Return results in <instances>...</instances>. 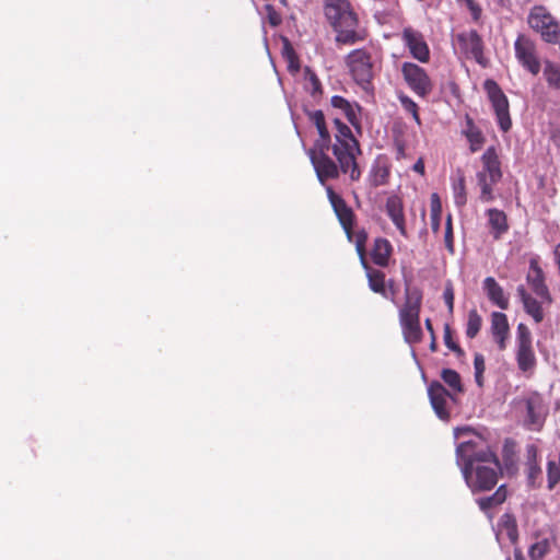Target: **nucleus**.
<instances>
[{
	"label": "nucleus",
	"mask_w": 560,
	"mask_h": 560,
	"mask_svg": "<svg viewBox=\"0 0 560 560\" xmlns=\"http://www.w3.org/2000/svg\"><path fill=\"white\" fill-rule=\"evenodd\" d=\"M336 127L335 142L331 144V136L326 125L316 128L318 139L307 150V155L315 170L320 184L337 179L339 176H348L351 183L359 182L362 171L358 164V156L362 153L360 143L351 129L339 118L334 119Z\"/></svg>",
	"instance_id": "nucleus-1"
},
{
	"label": "nucleus",
	"mask_w": 560,
	"mask_h": 560,
	"mask_svg": "<svg viewBox=\"0 0 560 560\" xmlns=\"http://www.w3.org/2000/svg\"><path fill=\"white\" fill-rule=\"evenodd\" d=\"M456 439L468 438L456 447V463L472 492L488 491L495 487L501 474L497 455L485 440L470 428H456Z\"/></svg>",
	"instance_id": "nucleus-2"
},
{
	"label": "nucleus",
	"mask_w": 560,
	"mask_h": 560,
	"mask_svg": "<svg viewBox=\"0 0 560 560\" xmlns=\"http://www.w3.org/2000/svg\"><path fill=\"white\" fill-rule=\"evenodd\" d=\"M323 13L336 33L338 45L351 46L364 42L369 32L360 25L359 15L349 0H323Z\"/></svg>",
	"instance_id": "nucleus-3"
},
{
	"label": "nucleus",
	"mask_w": 560,
	"mask_h": 560,
	"mask_svg": "<svg viewBox=\"0 0 560 560\" xmlns=\"http://www.w3.org/2000/svg\"><path fill=\"white\" fill-rule=\"evenodd\" d=\"M422 291L419 288H405V302L399 310V324L404 339L409 345L421 342L423 332L420 325Z\"/></svg>",
	"instance_id": "nucleus-4"
},
{
	"label": "nucleus",
	"mask_w": 560,
	"mask_h": 560,
	"mask_svg": "<svg viewBox=\"0 0 560 560\" xmlns=\"http://www.w3.org/2000/svg\"><path fill=\"white\" fill-rule=\"evenodd\" d=\"M529 28L538 34L542 42L560 45V21L542 4L530 8L527 15Z\"/></svg>",
	"instance_id": "nucleus-5"
},
{
	"label": "nucleus",
	"mask_w": 560,
	"mask_h": 560,
	"mask_svg": "<svg viewBox=\"0 0 560 560\" xmlns=\"http://www.w3.org/2000/svg\"><path fill=\"white\" fill-rule=\"evenodd\" d=\"M515 360L518 370L527 377H530L537 365V358L533 348V337L529 328L520 323L516 328V352Z\"/></svg>",
	"instance_id": "nucleus-6"
},
{
	"label": "nucleus",
	"mask_w": 560,
	"mask_h": 560,
	"mask_svg": "<svg viewBox=\"0 0 560 560\" xmlns=\"http://www.w3.org/2000/svg\"><path fill=\"white\" fill-rule=\"evenodd\" d=\"M346 65L355 83L368 90L373 80L371 54L364 48L354 49L347 55Z\"/></svg>",
	"instance_id": "nucleus-7"
},
{
	"label": "nucleus",
	"mask_w": 560,
	"mask_h": 560,
	"mask_svg": "<svg viewBox=\"0 0 560 560\" xmlns=\"http://www.w3.org/2000/svg\"><path fill=\"white\" fill-rule=\"evenodd\" d=\"M483 88L494 110L499 128L503 132H508L512 128V119L506 95L494 80H486Z\"/></svg>",
	"instance_id": "nucleus-8"
},
{
	"label": "nucleus",
	"mask_w": 560,
	"mask_h": 560,
	"mask_svg": "<svg viewBox=\"0 0 560 560\" xmlns=\"http://www.w3.org/2000/svg\"><path fill=\"white\" fill-rule=\"evenodd\" d=\"M514 54L517 62L533 75L540 72L541 63L537 44L526 34H518L514 42Z\"/></svg>",
	"instance_id": "nucleus-9"
},
{
	"label": "nucleus",
	"mask_w": 560,
	"mask_h": 560,
	"mask_svg": "<svg viewBox=\"0 0 560 560\" xmlns=\"http://www.w3.org/2000/svg\"><path fill=\"white\" fill-rule=\"evenodd\" d=\"M401 74L408 88L419 97L424 98L433 91V82L422 67L413 62H404Z\"/></svg>",
	"instance_id": "nucleus-10"
},
{
	"label": "nucleus",
	"mask_w": 560,
	"mask_h": 560,
	"mask_svg": "<svg viewBox=\"0 0 560 560\" xmlns=\"http://www.w3.org/2000/svg\"><path fill=\"white\" fill-rule=\"evenodd\" d=\"M526 418L524 427L529 431L539 432L546 420V410L542 397L538 393L530 394L525 399Z\"/></svg>",
	"instance_id": "nucleus-11"
},
{
	"label": "nucleus",
	"mask_w": 560,
	"mask_h": 560,
	"mask_svg": "<svg viewBox=\"0 0 560 560\" xmlns=\"http://www.w3.org/2000/svg\"><path fill=\"white\" fill-rule=\"evenodd\" d=\"M431 406L441 420L450 419L447 400L455 401V395L447 390L440 382L434 381L428 387Z\"/></svg>",
	"instance_id": "nucleus-12"
},
{
	"label": "nucleus",
	"mask_w": 560,
	"mask_h": 560,
	"mask_svg": "<svg viewBox=\"0 0 560 560\" xmlns=\"http://www.w3.org/2000/svg\"><path fill=\"white\" fill-rule=\"evenodd\" d=\"M326 194L343 231L348 232L351 226H355V213L346 200L331 186H326Z\"/></svg>",
	"instance_id": "nucleus-13"
},
{
	"label": "nucleus",
	"mask_w": 560,
	"mask_h": 560,
	"mask_svg": "<svg viewBox=\"0 0 560 560\" xmlns=\"http://www.w3.org/2000/svg\"><path fill=\"white\" fill-rule=\"evenodd\" d=\"M457 42L462 51L474 58L479 65H486L483 55V42L476 30L457 34Z\"/></svg>",
	"instance_id": "nucleus-14"
},
{
	"label": "nucleus",
	"mask_w": 560,
	"mask_h": 560,
	"mask_svg": "<svg viewBox=\"0 0 560 560\" xmlns=\"http://www.w3.org/2000/svg\"><path fill=\"white\" fill-rule=\"evenodd\" d=\"M526 281L529 284L532 291L538 298H540L542 302H546L548 305H550L553 302L550 291L545 281V273L536 258H533L529 261V271L526 276Z\"/></svg>",
	"instance_id": "nucleus-15"
},
{
	"label": "nucleus",
	"mask_w": 560,
	"mask_h": 560,
	"mask_svg": "<svg viewBox=\"0 0 560 560\" xmlns=\"http://www.w3.org/2000/svg\"><path fill=\"white\" fill-rule=\"evenodd\" d=\"M401 37L415 59L420 62H428L430 60L429 46L419 31L405 27Z\"/></svg>",
	"instance_id": "nucleus-16"
},
{
	"label": "nucleus",
	"mask_w": 560,
	"mask_h": 560,
	"mask_svg": "<svg viewBox=\"0 0 560 560\" xmlns=\"http://www.w3.org/2000/svg\"><path fill=\"white\" fill-rule=\"evenodd\" d=\"M491 332L499 350L506 348V341L510 335L508 316L501 312H493L491 315Z\"/></svg>",
	"instance_id": "nucleus-17"
},
{
	"label": "nucleus",
	"mask_w": 560,
	"mask_h": 560,
	"mask_svg": "<svg viewBox=\"0 0 560 560\" xmlns=\"http://www.w3.org/2000/svg\"><path fill=\"white\" fill-rule=\"evenodd\" d=\"M330 104L334 108L340 109L348 121L360 132L361 121L360 112L361 107L358 104H351L348 100L342 96L334 95L330 100Z\"/></svg>",
	"instance_id": "nucleus-18"
},
{
	"label": "nucleus",
	"mask_w": 560,
	"mask_h": 560,
	"mask_svg": "<svg viewBox=\"0 0 560 560\" xmlns=\"http://www.w3.org/2000/svg\"><path fill=\"white\" fill-rule=\"evenodd\" d=\"M386 213L404 237H408L402 201L397 196H390L385 205Z\"/></svg>",
	"instance_id": "nucleus-19"
},
{
	"label": "nucleus",
	"mask_w": 560,
	"mask_h": 560,
	"mask_svg": "<svg viewBox=\"0 0 560 560\" xmlns=\"http://www.w3.org/2000/svg\"><path fill=\"white\" fill-rule=\"evenodd\" d=\"M370 255L376 266L385 268L389 265V259L393 255V245L387 238L377 237L374 240Z\"/></svg>",
	"instance_id": "nucleus-20"
},
{
	"label": "nucleus",
	"mask_w": 560,
	"mask_h": 560,
	"mask_svg": "<svg viewBox=\"0 0 560 560\" xmlns=\"http://www.w3.org/2000/svg\"><path fill=\"white\" fill-rule=\"evenodd\" d=\"M462 133L466 137L469 143L470 152L475 153L482 149L486 142V137L469 115L465 116V127L463 128Z\"/></svg>",
	"instance_id": "nucleus-21"
},
{
	"label": "nucleus",
	"mask_w": 560,
	"mask_h": 560,
	"mask_svg": "<svg viewBox=\"0 0 560 560\" xmlns=\"http://www.w3.org/2000/svg\"><path fill=\"white\" fill-rule=\"evenodd\" d=\"M482 171L486 172L491 182H500L502 178L501 162L495 147H489L481 156Z\"/></svg>",
	"instance_id": "nucleus-22"
},
{
	"label": "nucleus",
	"mask_w": 560,
	"mask_h": 560,
	"mask_svg": "<svg viewBox=\"0 0 560 560\" xmlns=\"http://www.w3.org/2000/svg\"><path fill=\"white\" fill-rule=\"evenodd\" d=\"M483 290L490 302L501 310L509 308V298L505 295L503 288L493 277H487L483 280Z\"/></svg>",
	"instance_id": "nucleus-23"
},
{
	"label": "nucleus",
	"mask_w": 560,
	"mask_h": 560,
	"mask_svg": "<svg viewBox=\"0 0 560 560\" xmlns=\"http://www.w3.org/2000/svg\"><path fill=\"white\" fill-rule=\"evenodd\" d=\"M488 224L490 233L494 240H500L509 231L508 215L504 211L497 208L487 210Z\"/></svg>",
	"instance_id": "nucleus-24"
},
{
	"label": "nucleus",
	"mask_w": 560,
	"mask_h": 560,
	"mask_svg": "<svg viewBox=\"0 0 560 560\" xmlns=\"http://www.w3.org/2000/svg\"><path fill=\"white\" fill-rule=\"evenodd\" d=\"M526 476L530 487L537 485L541 477V468L538 463V447L535 444L526 445Z\"/></svg>",
	"instance_id": "nucleus-25"
},
{
	"label": "nucleus",
	"mask_w": 560,
	"mask_h": 560,
	"mask_svg": "<svg viewBox=\"0 0 560 560\" xmlns=\"http://www.w3.org/2000/svg\"><path fill=\"white\" fill-rule=\"evenodd\" d=\"M347 240L350 243H353L355 246L357 254L361 260V264L364 268H366V242H368V232L365 229H354L351 226L348 232H345Z\"/></svg>",
	"instance_id": "nucleus-26"
},
{
	"label": "nucleus",
	"mask_w": 560,
	"mask_h": 560,
	"mask_svg": "<svg viewBox=\"0 0 560 560\" xmlns=\"http://www.w3.org/2000/svg\"><path fill=\"white\" fill-rule=\"evenodd\" d=\"M366 277L369 282V288L377 294H381L383 298H388V292L386 288L385 273L382 270L373 269L369 267L366 264Z\"/></svg>",
	"instance_id": "nucleus-27"
},
{
	"label": "nucleus",
	"mask_w": 560,
	"mask_h": 560,
	"mask_svg": "<svg viewBox=\"0 0 560 560\" xmlns=\"http://www.w3.org/2000/svg\"><path fill=\"white\" fill-rule=\"evenodd\" d=\"M390 168L385 158H377L371 170V182L375 187L383 186L388 182Z\"/></svg>",
	"instance_id": "nucleus-28"
},
{
	"label": "nucleus",
	"mask_w": 560,
	"mask_h": 560,
	"mask_svg": "<svg viewBox=\"0 0 560 560\" xmlns=\"http://www.w3.org/2000/svg\"><path fill=\"white\" fill-rule=\"evenodd\" d=\"M506 493L505 486H500L492 495L480 498L477 501L478 505L482 511L487 512L502 504L506 500Z\"/></svg>",
	"instance_id": "nucleus-29"
},
{
	"label": "nucleus",
	"mask_w": 560,
	"mask_h": 560,
	"mask_svg": "<svg viewBox=\"0 0 560 560\" xmlns=\"http://www.w3.org/2000/svg\"><path fill=\"white\" fill-rule=\"evenodd\" d=\"M441 378L444 383L450 387L451 393L453 395L462 394L464 392V386L462 383V378L458 372L453 369H443L441 371Z\"/></svg>",
	"instance_id": "nucleus-30"
},
{
	"label": "nucleus",
	"mask_w": 560,
	"mask_h": 560,
	"mask_svg": "<svg viewBox=\"0 0 560 560\" xmlns=\"http://www.w3.org/2000/svg\"><path fill=\"white\" fill-rule=\"evenodd\" d=\"M544 78L549 88L560 90V66L552 61H545Z\"/></svg>",
	"instance_id": "nucleus-31"
},
{
	"label": "nucleus",
	"mask_w": 560,
	"mask_h": 560,
	"mask_svg": "<svg viewBox=\"0 0 560 560\" xmlns=\"http://www.w3.org/2000/svg\"><path fill=\"white\" fill-rule=\"evenodd\" d=\"M542 303H544L542 300L538 301L535 298H532L523 305L526 314H528L534 319V322L536 324L541 323L545 318Z\"/></svg>",
	"instance_id": "nucleus-32"
},
{
	"label": "nucleus",
	"mask_w": 560,
	"mask_h": 560,
	"mask_svg": "<svg viewBox=\"0 0 560 560\" xmlns=\"http://www.w3.org/2000/svg\"><path fill=\"white\" fill-rule=\"evenodd\" d=\"M482 326V318L478 314L477 310H470L468 313L467 324H466V336L469 339L475 338Z\"/></svg>",
	"instance_id": "nucleus-33"
},
{
	"label": "nucleus",
	"mask_w": 560,
	"mask_h": 560,
	"mask_svg": "<svg viewBox=\"0 0 560 560\" xmlns=\"http://www.w3.org/2000/svg\"><path fill=\"white\" fill-rule=\"evenodd\" d=\"M454 202L457 207H464L467 202L466 182L462 174L453 184Z\"/></svg>",
	"instance_id": "nucleus-34"
},
{
	"label": "nucleus",
	"mask_w": 560,
	"mask_h": 560,
	"mask_svg": "<svg viewBox=\"0 0 560 560\" xmlns=\"http://www.w3.org/2000/svg\"><path fill=\"white\" fill-rule=\"evenodd\" d=\"M550 551V541L545 538L533 544L528 550L530 560H542L544 557Z\"/></svg>",
	"instance_id": "nucleus-35"
},
{
	"label": "nucleus",
	"mask_w": 560,
	"mask_h": 560,
	"mask_svg": "<svg viewBox=\"0 0 560 560\" xmlns=\"http://www.w3.org/2000/svg\"><path fill=\"white\" fill-rule=\"evenodd\" d=\"M444 343L445 346L453 351L457 357H463L465 354L464 350L454 340V332L451 328L450 324L444 325Z\"/></svg>",
	"instance_id": "nucleus-36"
},
{
	"label": "nucleus",
	"mask_w": 560,
	"mask_h": 560,
	"mask_svg": "<svg viewBox=\"0 0 560 560\" xmlns=\"http://www.w3.org/2000/svg\"><path fill=\"white\" fill-rule=\"evenodd\" d=\"M474 369H475V382L478 387H483L485 378L483 373L486 371L485 357L481 353H476L474 357Z\"/></svg>",
	"instance_id": "nucleus-37"
},
{
	"label": "nucleus",
	"mask_w": 560,
	"mask_h": 560,
	"mask_svg": "<svg viewBox=\"0 0 560 560\" xmlns=\"http://www.w3.org/2000/svg\"><path fill=\"white\" fill-rule=\"evenodd\" d=\"M399 102L404 109L412 115V118L417 122V125H421V119L419 116V107L417 103L411 100L408 95L401 94L398 96Z\"/></svg>",
	"instance_id": "nucleus-38"
},
{
	"label": "nucleus",
	"mask_w": 560,
	"mask_h": 560,
	"mask_svg": "<svg viewBox=\"0 0 560 560\" xmlns=\"http://www.w3.org/2000/svg\"><path fill=\"white\" fill-rule=\"evenodd\" d=\"M504 517H505V520L503 522V527L505 529L506 536L510 539V541L513 545H515L518 540V529H517L516 521L508 514L504 515Z\"/></svg>",
	"instance_id": "nucleus-39"
},
{
	"label": "nucleus",
	"mask_w": 560,
	"mask_h": 560,
	"mask_svg": "<svg viewBox=\"0 0 560 560\" xmlns=\"http://www.w3.org/2000/svg\"><path fill=\"white\" fill-rule=\"evenodd\" d=\"M305 79L307 81V89L313 96L322 94V83L315 72L306 68Z\"/></svg>",
	"instance_id": "nucleus-40"
},
{
	"label": "nucleus",
	"mask_w": 560,
	"mask_h": 560,
	"mask_svg": "<svg viewBox=\"0 0 560 560\" xmlns=\"http://www.w3.org/2000/svg\"><path fill=\"white\" fill-rule=\"evenodd\" d=\"M444 243H445L446 249L451 254H453L454 253V235H453V225H452V215L451 214H448L447 219H446Z\"/></svg>",
	"instance_id": "nucleus-41"
},
{
	"label": "nucleus",
	"mask_w": 560,
	"mask_h": 560,
	"mask_svg": "<svg viewBox=\"0 0 560 560\" xmlns=\"http://www.w3.org/2000/svg\"><path fill=\"white\" fill-rule=\"evenodd\" d=\"M499 182H491V177L489 178V184L485 185L480 188V196L479 199L482 202H491L494 200L493 195V186L497 185Z\"/></svg>",
	"instance_id": "nucleus-42"
},
{
	"label": "nucleus",
	"mask_w": 560,
	"mask_h": 560,
	"mask_svg": "<svg viewBox=\"0 0 560 560\" xmlns=\"http://www.w3.org/2000/svg\"><path fill=\"white\" fill-rule=\"evenodd\" d=\"M306 115L310 122H312L316 128L326 125L325 115L322 110H308Z\"/></svg>",
	"instance_id": "nucleus-43"
},
{
	"label": "nucleus",
	"mask_w": 560,
	"mask_h": 560,
	"mask_svg": "<svg viewBox=\"0 0 560 560\" xmlns=\"http://www.w3.org/2000/svg\"><path fill=\"white\" fill-rule=\"evenodd\" d=\"M444 302L448 308V312L452 314L454 311V289L451 282H447L443 292Z\"/></svg>",
	"instance_id": "nucleus-44"
},
{
	"label": "nucleus",
	"mask_w": 560,
	"mask_h": 560,
	"mask_svg": "<svg viewBox=\"0 0 560 560\" xmlns=\"http://www.w3.org/2000/svg\"><path fill=\"white\" fill-rule=\"evenodd\" d=\"M430 214H442V203L436 192H433L430 197Z\"/></svg>",
	"instance_id": "nucleus-45"
},
{
	"label": "nucleus",
	"mask_w": 560,
	"mask_h": 560,
	"mask_svg": "<svg viewBox=\"0 0 560 560\" xmlns=\"http://www.w3.org/2000/svg\"><path fill=\"white\" fill-rule=\"evenodd\" d=\"M424 324H425L427 330L430 332L429 337H431L430 350L432 352H436L438 351V342H436V337H435V332H434V329H433L432 322H431L430 318H427Z\"/></svg>",
	"instance_id": "nucleus-46"
},
{
	"label": "nucleus",
	"mask_w": 560,
	"mask_h": 560,
	"mask_svg": "<svg viewBox=\"0 0 560 560\" xmlns=\"http://www.w3.org/2000/svg\"><path fill=\"white\" fill-rule=\"evenodd\" d=\"M266 11L268 13V21L272 26H278L281 23L280 14L275 10L271 4L266 5Z\"/></svg>",
	"instance_id": "nucleus-47"
},
{
	"label": "nucleus",
	"mask_w": 560,
	"mask_h": 560,
	"mask_svg": "<svg viewBox=\"0 0 560 560\" xmlns=\"http://www.w3.org/2000/svg\"><path fill=\"white\" fill-rule=\"evenodd\" d=\"M284 51H285L287 58L290 62V67L294 66L295 70H298L300 68L299 59H298V56L294 52L293 48L289 45V43H287Z\"/></svg>",
	"instance_id": "nucleus-48"
},
{
	"label": "nucleus",
	"mask_w": 560,
	"mask_h": 560,
	"mask_svg": "<svg viewBox=\"0 0 560 560\" xmlns=\"http://www.w3.org/2000/svg\"><path fill=\"white\" fill-rule=\"evenodd\" d=\"M515 442L511 439L505 440L503 446L504 458L508 460L510 456L514 455Z\"/></svg>",
	"instance_id": "nucleus-49"
},
{
	"label": "nucleus",
	"mask_w": 560,
	"mask_h": 560,
	"mask_svg": "<svg viewBox=\"0 0 560 560\" xmlns=\"http://www.w3.org/2000/svg\"><path fill=\"white\" fill-rule=\"evenodd\" d=\"M516 292H517V295L518 298L521 299V302L523 303V305L528 301L530 300L533 296L527 292V290L525 289V287L523 284L518 285L517 289H516Z\"/></svg>",
	"instance_id": "nucleus-50"
},
{
	"label": "nucleus",
	"mask_w": 560,
	"mask_h": 560,
	"mask_svg": "<svg viewBox=\"0 0 560 560\" xmlns=\"http://www.w3.org/2000/svg\"><path fill=\"white\" fill-rule=\"evenodd\" d=\"M516 292H517V295L518 298L521 299V302L523 303V305L528 301L530 300L533 296L527 292V290L525 289V287L523 284L518 285L517 289H516Z\"/></svg>",
	"instance_id": "nucleus-51"
},
{
	"label": "nucleus",
	"mask_w": 560,
	"mask_h": 560,
	"mask_svg": "<svg viewBox=\"0 0 560 560\" xmlns=\"http://www.w3.org/2000/svg\"><path fill=\"white\" fill-rule=\"evenodd\" d=\"M431 229L433 233H438L441 226L442 214H430Z\"/></svg>",
	"instance_id": "nucleus-52"
},
{
	"label": "nucleus",
	"mask_w": 560,
	"mask_h": 560,
	"mask_svg": "<svg viewBox=\"0 0 560 560\" xmlns=\"http://www.w3.org/2000/svg\"><path fill=\"white\" fill-rule=\"evenodd\" d=\"M476 178H477L478 186L481 188L482 186L489 184V178L490 177H489V175H487L486 172H478L477 175H476Z\"/></svg>",
	"instance_id": "nucleus-53"
},
{
	"label": "nucleus",
	"mask_w": 560,
	"mask_h": 560,
	"mask_svg": "<svg viewBox=\"0 0 560 560\" xmlns=\"http://www.w3.org/2000/svg\"><path fill=\"white\" fill-rule=\"evenodd\" d=\"M413 171L423 175L424 174V163L422 161V159H419L415 164H413Z\"/></svg>",
	"instance_id": "nucleus-54"
},
{
	"label": "nucleus",
	"mask_w": 560,
	"mask_h": 560,
	"mask_svg": "<svg viewBox=\"0 0 560 560\" xmlns=\"http://www.w3.org/2000/svg\"><path fill=\"white\" fill-rule=\"evenodd\" d=\"M388 291L390 292V295L388 294V298H387V299H389L392 302H395V294H396V290H395V288H394V282H393V280H389V282H388V290H387V292H388Z\"/></svg>",
	"instance_id": "nucleus-55"
},
{
	"label": "nucleus",
	"mask_w": 560,
	"mask_h": 560,
	"mask_svg": "<svg viewBox=\"0 0 560 560\" xmlns=\"http://www.w3.org/2000/svg\"><path fill=\"white\" fill-rule=\"evenodd\" d=\"M514 560H525L523 552L520 548H515L514 550Z\"/></svg>",
	"instance_id": "nucleus-56"
}]
</instances>
